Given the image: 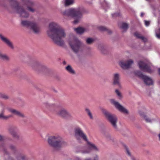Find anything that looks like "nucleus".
<instances>
[{
	"label": "nucleus",
	"mask_w": 160,
	"mask_h": 160,
	"mask_svg": "<svg viewBox=\"0 0 160 160\" xmlns=\"http://www.w3.org/2000/svg\"><path fill=\"white\" fill-rule=\"evenodd\" d=\"M106 138L108 140H110L111 138V136L107 133H106Z\"/></svg>",
	"instance_id": "obj_39"
},
{
	"label": "nucleus",
	"mask_w": 160,
	"mask_h": 160,
	"mask_svg": "<svg viewBox=\"0 0 160 160\" xmlns=\"http://www.w3.org/2000/svg\"><path fill=\"white\" fill-rule=\"evenodd\" d=\"M48 141L49 145L56 150H58L66 144V142L58 135L49 137Z\"/></svg>",
	"instance_id": "obj_4"
},
{
	"label": "nucleus",
	"mask_w": 160,
	"mask_h": 160,
	"mask_svg": "<svg viewBox=\"0 0 160 160\" xmlns=\"http://www.w3.org/2000/svg\"><path fill=\"white\" fill-rule=\"evenodd\" d=\"M121 28L124 30H126L128 28V25L126 23H123L122 24V26Z\"/></svg>",
	"instance_id": "obj_29"
},
{
	"label": "nucleus",
	"mask_w": 160,
	"mask_h": 160,
	"mask_svg": "<svg viewBox=\"0 0 160 160\" xmlns=\"http://www.w3.org/2000/svg\"><path fill=\"white\" fill-rule=\"evenodd\" d=\"M80 158L78 157L76 158V160H80Z\"/></svg>",
	"instance_id": "obj_45"
},
{
	"label": "nucleus",
	"mask_w": 160,
	"mask_h": 160,
	"mask_svg": "<svg viewBox=\"0 0 160 160\" xmlns=\"http://www.w3.org/2000/svg\"><path fill=\"white\" fill-rule=\"evenodd\" d=\"M102 112L105 118L110 123L113 127L115 129H117V123L118 121V118L116 115L112 114L105 110H103Z\"/></svg>",
	"instance_id": "obj_7"
},
{
	"label": "nucleus",
	"mask_w": 160,
	"mask_h": 160,
	"mask_svg": "<svg viewBox=\"0 0 160 160\" xmlns=\"http://www.w3.org/2000/svg\"><path fill=\"white\" fill-rule=\"evenodd\" d=\"M112 15L113 17H115L119 16V14L118 13H115L112 14Z\"/></svg>",
	"instance_id": "obj_40"
},
{
	"label": "nucleus",
	"mask_w": 160,
	"mask_h": 160,
	"mask_svg": "<svg viewBox=\"0 0 160 160\" xmlns=\"http://www.w3.org/2000/svg\"><path fill=\"white\" fill-rule=\"evenodd\" d=\"M15 148V147L12 145H11L10 146V148L12 150H14Z\"/></svg>",
	"instance_id": "obj_41"
},
{
	"label": "nucleus",
	"mask_w": 160,
	"mask_h": 160,
	"mask_svg": "<svg viewBox=\"0 0 160 160\" xmlns=\"http://www.w3.org/2000/svg\"><path fill=\"white\" fill-rule=\"evenodd\" d=\"M98 49L102 52H104V51L105 50V48L103 47L100 46L98 47Z\"/></svg>",
	"instance_id": "obj_37"
},
{
	"label": "nucleus",
	"mask_w": 160,
	"mask_h": 160,
	"mask_svg": "<svg viewBox=\"0 0 160 160\" xmlns=\"http://www.w3.org/2000/svg\"><path fill=\"white\" fill-rule=\"evenodd\" d=\"M0 97L4 99H7L8 98V97L7 95L4 94H1L0 96Z\"/></svg>",
	"instance_id": "obj_35"
},
{
	"label": "nucleus",
	"mask_w": 160,
	"mask_h": 160,
	"mask_svg": "<svg viewBox=\"0 0 160 160\" xmlns=\"http://www.w3.org/2000/svg\"><path fill=\"white\" fill-rule=\"evenodd\" d=\"M103 4H105L106 5V6L107 5V2H106L105 1H104Z\"/></svg>",
	"instance_id": "obj_46"
},
{
	"label": "nucleus",
	"mask_w": 160,
	"mask_h": 160,
	"mask_svg": "<svg viewBox=\"0 0 160 160\" xmlns=\"http://www.w3.org/2000/svg\"><path fill=\"white\" fill-rule=\"evenodd\" d=\"M0 38L3 42L7 44L9 47L12 49L13 48L12 43L6 37L1 34H0Z\"/></svg>",
	"instance_id": "obj_17"
},
{
	"label": "nucleus",
	"mask_w": 160,
	"mask_h": 160,
	"mask_svg": "<svg viewBox=\"0 0 160 160\" xmlns=\"http://www.w3.org/2000/svg\"><path fill=\"white\" fill-rule=\"evenodd\" d=\"M75 136L78 142L80 141V138H81L84 141L86 142L87 145V147L77 148L76 149V152L85 154H89L92 150L95 152H99V148L98 146L93 143L89 141L87 135L84 133L81 128H78L75 129Z\"/></svg>",
	"instance_id": "obj_2"
},
{
	"label": "nucleus",
	"mask_w": 160,
	"mask_h": 160,
	"mask_svg": "<svg viewBox=\"0 0 160 160\" xmlns=\"http://www.w3.org/2000/svg\"><path fill=\"white\" fill-rule=\"evenodd\" d=\"M130 157H131V158L132 160H136V159L135 158L133 157V156L131 155V156H130Z\"/></svg>",
	"instance_id": "obj_43"
},
{
	"label": "nucleus",
	"mask_w": 160,
	"mask_h": 160,
	"mask_svg": "<svg viewBox=\"0 0 160 160\" xmlns=\"http://www.w3.org/2000/svg\"><path fill=\"white\" fill-rule=\"evenodd\" d=\"M146 1H150V0H146Z\"/></svg>",
	"instance_id": "obj_52"
},
{
	"label": "nucleus",
	"mask_w": 160,
	"mask_h": 160,
	"mask_svg": "<svg viewBox=\"0 0 160 160\" xmlns=\"http://www.w3.org/2000/svg\"><path fill=\"white\" fill-rule=\"evenodd\" d=\"M21 25L25 27L30 28L35 33H38L40 32V28L35 22H31L26 20H22Z\"/></svg>",
	"instance_id": "obj_6"
},
{
	"label": "nucleus",
	"mask_w": 160,
	"mask_h": 160,
	"mask_svg": "<svg viewBox=\"0 0 160 160\" xmlns=\"http://www.w3.org/2000/svg\"><path fill=\"white\" fill-rule=\"evenodd\" d=\"M85 160H98V155H96L92 159L88 158L85 159Z\"/></svg>",
	"instance_id": "obj_32"
},
{
	"label": "nucleus",
	"mask_w": 160,
	"mask_h": 160,
	"mask_svg": "<svg viewBox=\"0 0 160 160\" xmlns=\"http://www.w3.org/2000/svg\"><path fill=\"white\" fill-rule=\"evenodd\" d=\"M18 160H25V157L24 155H21L18 158Z\"/></svg>",
	"instance_id": "obj_34"
},
{
	"label": "nucleus",
	"mask_w": 160,
	"mask_h": 160,
	"mask_svg": "<svg viewBox=\"0 0 160 160\" xmlns=\"http://www.w3.org/2000/svg\"><path fill=\"white\" fill-rule=\"evenodd\" d=\"M159 83L160 85V81L159 82Z\"/></svg>",
	"instance_id": "obj_51"
},
{
	"label": "nucleus",
	"mask_w": 160,
	"mask_h": 160,
	"mask_svg": "<svg viewBox=\"0 0 160 160\" xmlns=\"http://www.w3.org/2000/svg\"><path fill=\"white\" fill-rule=\"evenodd\" d=\"M139 68L144 72L151 73L153 72V66L149 62H147L142 61H140L138 63Z\"/></svg>",
	"instance_id": "obj_8"
},
{
	"label": "nucleus",
	"mask_w": 160,
	"mask_h": 160,
	"mask_svg": "<svg viewBox=\"0 0 160 160\" xmlns=\"http://www.w3.org/2000/svg\"><path fill=\"white\" fill-rule=\"evenodd\" d=\"M138 113L141 117L145 119L146 122H152V121L154 120L153 119H151L146 115L145 114V113L142 111H139Z\"/></svg>",
	"instance_id": "obj_19"
},
{
	"label": "nucleus",
	"mask_w": 160,
	"mask_h": 160,
	"mask_svg": "<svg viewBox=\"0 0 160 160\" xmlns=\"http://www.w3.org/2000/svg\"><path fill=\"white\" fill-rule=\"evenodd\" d=\"M46 106L47 107H52L53 106H54V105L53 104H50L48 103H46Z\"/></svg>",
	"instance_id": "obj_42"
},
{
	"label": "nucleus",
	"mask_w": 160,
	"mask_h": 160,
	"mask_svg": "<svg viewBox=\"0 0 160 160\" xmlns=\"http://www.w3.org/2000/svg\"><path fill=\"white\" fill-rule=\"evenodd\" d=\"M55 113L58 116L65 118H72L71 114L66 109L64 108L59 110H56Z\"/></svg>",
	"instance_id": "obj_10"
},
{
	"label": "nucleus",
	"mask_w": 160,
	"mask_h": 160,
	"mask_svg": "<svg viewBox=\"0 0 160 160\" xmlns=\"http://www.w3.org/2000/svg\"><path fill=\"white\" fill-rule=\"evenodd\" d=\"M134 35L137 38L142 39L144 42H146L147 41V39L146 38L141 36L139 33L137 32L134 33Z\"/></svg>",
	"instance_id": "obj_22"
},
{
	"label": "nucleus",
	"mask_w": 160,
	"mask_h": 160,
	"mask_svg": "<svg viewBox=\"0 0 160 160\" xmlns=\"http://www.w3.org/2000/svg\"><path fill=\"white\" fill-rule=\"evenodd\" d=\"M125 149L126 152V153L129 156H131V153L129 150V149L127 148V147H125Z\"/></svg>",
	"instance_id": "obj_36"
},
{
	"label": "nucleus",
	"mask_w": 160,
	"mask_h": 160,
	"mask_svg": "<svg viewBox=\"0 0 160 160\" xmlns=\"http://www.w3.org/2000/svg\"><path fill=\"white\" fill-rule=\"evenodd\" d=\"M74 31L78 34H81L84 32L85 29L82 28H78L74 29Z\"/></svg>",
	"instance_id": "obj_24"
},
{
	"label": "nucleus",
	"mask_w": 160,
	"mask_h": 160,
	"mask_svg": "<svg viewBox=\"0 0 160 160\" xmlns=\"http://www.w3.org/2000/svg\"><path fill=\"white\" fill-rule=\"evenodd\" d=\"M74 2V0H65V5L67 6L70 5Z\"/></svg>",
	"instance_id": "obj_27"
},
{
	"label": "nucleus",
	"mask_w": 160,
	"mask_h": 160,
	"mask_svg": "<svg viewBox=\"0 0 160 160\" xmlns=\"http://www.w3.org/2000/svg\"><path fill=\"white\" fill-rule=\"evenodd\" d=\"M93 41V39L92 38H89L87 39L86 42L88 44H91Z\"/></svg>",
	"instance_id": "obj_33"
},
{
	"label": "nucleus",
	"mask_w": 160,
	"mask_h": 160,
	"mask_svg": "<svg viewBox=\"0 0 160 160\" xmlns=\"http://www.w3.org/2000/svg\"><path fill=\"white\" fill-rule=\"evenodd\" d=\"M155 33L156 37L160 39V28L156 30Z\"/></svg>",
	"instance_id": "obj_30"
},
{
	"label": "nucleus",
	"mask_w": 160,
	"mask_h": 160,
	"mask_svg": "<svg viewBox=\"0 0 160 160\" xmlns=\"http://www.w3.org/2000/svg\"><path fill=\"white\" fill-rule=\"evenodd\" d=\"M0 58L6 61H8L9 59V58L7 56L2 54H0Z\"/></svg>",
	"instance_id": "obj_26"
},
{
	"label": "nucleus",
	"mask_w": 160,
	"mask_h": 160,
	"mask_svg": "<svg viewBox=\"0 0 160 160\" xmlns=\"http://www.w3.org/2000/svg\"><path fill=\"white\" fill-rule=\"evenodd\" d=\"M31 67L35 70L44 71L46 69V67L37 62H33L30 65Z\"/></svg>",
	"instance_id": "obj_12"
},
{
	"label": "nucleus",
	"mask_w": 160,
	"mask_h": 160,
	"mask_svg": "<svg viewBox=\"0 0 160 160\" xmlns=\"http://www.w3.org/2000/svg\"><path fill=\"white\" fill-rule=\"evenodd\" d=\"M133 62V61L132 60H129L127 61L122 60L119 62V65L122 69H127L131 67Z\"/></svg>",
	"instance_id": "obj_14"
},
{
	"label": "nucleus",
	"mask_w": 160,
	"mask_h": 160,
	"mask_svg": "<svg viewBox=\"0 0 160 160\" xmlns=\"http://www.w3.org/2000/svg\"><path fill=\"white\" fill-rule=\"evenodd\" d=\"M85 111L88 115L89 116L90 119H93V117L90 110L89 109L86 108L85 109Z\"/></svg>",
	"instance_id": "obj_25"
},
{
	"label": "nucleus",
	"mask_w": 160,
	"mask_h": 160,
	"mask_svg": "<svg viewBox=\"0 0 160 160\" xmlns=\"http://www.w3.org/2000/svg\"><path fill=\"white\" fill-rule=\"evenodd\" d=\"M8 111L11 113L21 118H24V114L19 111L12 108H8Z\"/></svg>",
	"instance_id": "obj_18"
},
{
	"label": "nucleus",
	"mask_w": 160,
	"mask_h": 160,
	"mask_svg": "<svg viewBox=\"0 0 160 160\" xmlns=\"http://www.w3.org/2000/svg\"><path fill=\"white\" fill-rule=\"evenodd\" d=\"M18 128L16 127H10L8 129V131L9 133L13 137L18 138L19 136L18 134Z\"/></svg>",
	"instance_id": "obj_15"
},
{
	"label": "nucleus",
	"mask_w": 160,
	"mask_h": 160,
	"mask_svg": "<svg viewBox=\"0 0 160 160\" xmlns=\"http://www.w3.org/2000/svg\"><path fill=\"white\" fill-rule=\"evenodd\" d=\"M144 15V13L142 12L141 13V17H142Z\"/></svg>",
	"instance_id": "obj_44"
},
{
	"label": "nucleus",
	"mask_w": 160,
	"mask_h": 160,
	"mask_svg": "<svg viewBox=\"0 0 160 160\" xmlns=\"http://www.w3.org/2000/svg\"><path fill=\"white\" fill-rule=\"evenodd\" d=\"M69 44L73 50L75 52H77L82 46V42L75 36H72L68 41Z\"/></svg>",
	"instance_id": "obj_5"
},
{
	"label": "nucleus",
	"mask_w": 160,
	"mask_h": 160,
	"mask_svg": "<svg viewBox=\"0 0 160 160\" xmlns=\"http://www.w3.org/2000/svg\"><path fill=\"white\" fill-rule=\"evenodd\" d=\"M15 8L20 17L22 18H27L28 17V13L22 7H19L17 5L15 7Z\"/></svg>",
	"instance_id": "obj_13"
},
{
	"label": "nucleus",
	"mask_w": 160,
	"mask_h": 160,
	"mask_svg": "<svg viewBox=\"0 0 160 160\" xmlns=\"http://www.w3.org/2000/svg\"><path fill=\"white\" fill-rule=\"evenodd\" d=\"M135 73L136 75L143 79L144 83L146 85L150 86L153 85V80L150 77L143 75L140 71H136Z\"/></svg>",
	"instance_id": "obj_9"
},
{
	"label": "nucleus",
	"mask_w": 160,
	"mask_h": 160,
	"mask_svg": "<svg viewBox=\"0 0 160 160\" xmlns=\"http://www.w3.org/2000/svg\"><path fill=\"white\" fill-rule=\"evenodd\" d=\"M110 102L119 111L124 114H128V110L124 107L121 105L118 102L114 100L113 99H111Z\"/></svg>",
	"instance_id": "obj_11"
},
{
	"label": "nucleus",
	"mask_w": 160,
	"mask_h": 160,
	"mask_svg": "<svg viewBox=\"0 0 160 160\" xmlns=\"http://www.w3.org/2000/svg\"><path fill=\"white\" fill-rule=\"evenodd\" d=\"M113 84L118 86L120 88H122L120 82V75L118 73H115L113 75Z\"/></svg>",
	"instance_id": "obj_16"
},
{
	"label": "nucleus",
	"mask_w": 160,
	"mask_h": 160,
	"mask_svg": "<svg viewBox=\"0 0 160 160\" xmlns=\"http://www.w3.org/2000/svg\"><path fill=\"white\" fill-rule=\"evenodd\" d=\"M144 22L145 24L146 27H148L149 25L150 22V21H148L146 20H145L144 21Z\"/></svg>",
	"instance_id": "obj_38"
},
{
	"label": "nucleus",
	"mask_w": 160,
	"mask_h": 160,
	"mask_svg": "<svg viewBox=\"0 0 160 160\" xmlns=\"http://www.w3.org/2000/svg\"><path fill=\"white\" fill-rule=\"evenodd\" d=\"M158 72L159 75H160V68L158 69Z\"/></svg>",
	"instance_id": "obj_47"
},
{
	"label": "nucleus",
	"mask_w": 160,
	"mask_h": 160,
	"mask_svg": "<svg viewBox=\"0 0 160 160\" xmlns=\"http://www.w3.org/2000/svg\"><path fill=\"white\" fill-rule=\"evenodd\" d=\"M47 33L56 44L60 46L64 45V42L62 39L65 37L66 34L64 29L57 23L54 22L50 23Z\"/></svg>",
	"instance_id": "obj_1"
},
{
	"label": "nucleus",
	"mask_w": 160,
	"mask_h": 160,
	"mask_svg": "<svg viewBox=\"0 0 160 160\" xmlns=\"http://www.w3.org/2000/svg\"><path fill=\"white\" fill-rule=\"evenodd\" d=\"M115 92L118 98L120 99H121L122 98V96L121 92L118 89H116Z\"/></svg>",
	"instance_id": "obj_31"
},
{
	"label": "nucleus",
	"mask_w": 160,
	"mask_h": 160,
	"mask_svg": "<svg viewBox=\"0 0 160 160\" xmlns=\"http://www.w3.org/2000/svg\"><path fill=\"white\" fill-rule=\"evenodd\" d=\"M99 29L101 31H107L109 34H110L112 33V31L108 29L107 28L104 27H99Z\"/></svg>",
	"instance_id": "obj_28"
},
{
	"label": "nucleus",
	"mask_w": 160,
	"mask_h": 160,
	"mask_svg": "<svg viewBox=\"0 0 160 160\" xmlns=\"http://www.w3.org/2000/svg\"><path fill=\"white\" fill-rule=\"evenodd\" d=\"M12 115H9L8 116H5L4 115V111L2 110V112L0 113V119L3 120H7L10 118L12 117Z\"/></svg>",
	"instance_id": "obj_21"
},
{
	"label": "nucleus",
	"mask_w": 160,
	"mask_h": 160,
	"mask_svg": "<svg viewBox=\"0 0 160 160\" xmlns=\"http://www.w3.org/2000/svg\"><path fill=\"white\" fill-rule=\"evenodd\" d=\"M2 137H1V136L0 135V141H1V140H2Z\"/></svg>",
	"instance_id": "obj_48"
},
{
	"label": "nucleus",
	"mask_w": 160,
	"mask_h": 160,
	"mask_svg": "<svg viewBox=\"0 0 160 160\" xmlns=\"http://www.w3.org/2000/svg\"><path fill=\"white\" fill-rule=\"evenodd\" d=\"M65 69L68 72L71 74H73L75 73L74 70L70 65H68L66 67Z\"/></svg>",
	"instance_id": "obj_23"
},
{
	"label": "nucleus",
	"mask_w": 160,
	"mask_h": 160,
	"mask_svg": "<svg viewBox=\"0 0 160 160\" xmlns=\"http://www.w3.org/2000/svg\"><path fill=\"white\" fill-rule=\"evenodd\" d=\"M158 137L159 138V140L160 141V133L158 135Z\"/></svg>",
	"instance_id": "obj_49"
},
{
	"label": "nucleus",
	"mask_w": 160,
	"mask_h": 160,
	"mask_svg": "<svg viewBox=\"0 0 160 160\" xmlns=\"http://www.w3.org/2000/svg\"><path fill=\"white\" fill-rule=\"evenodd\" d=\"M62 14L64 16L74 18L75 19L73 22L74 24L78 23L82 16V11L79 8L67 9L62 12Z\"/></svg>",
	"instance_id": "obj_3"
},
{
	"label": "nucleus",
	"mask_w": 160,
	"mask_h": 160,
	"mask_svg": "<svg viewBox=\"0 0 160 160\" xmlns=\"http://www.w3.org/2000/svg\"><path fill=\"white\" fill-rule=\"evenodd\" d=\"M14 3L15 4H16V3H17V2H16V1H14Z\"/></svg>",
	"instance_id": "obj_50"
},
{
	"label": "nucleus",
	"mask_w": 160,
	"mask_h": 160,
	"mask_svg": "<svg viewBox=\"0 0 160 160\" xmlns=\"http://www.w3.org/2000/svg\"><path fill=\"white\" fill-rule=\"evenodd\" d=\"M26 4L27 8L29 11L32 12H34V9L32 8L34 5V3L30 1H28L27 2Z\"/></svg>",
	"instance_id": "obj_20"
}]
</instances>
